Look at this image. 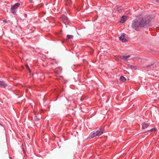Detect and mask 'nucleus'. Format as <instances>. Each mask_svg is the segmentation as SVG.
<instances>
[{
	"mask_svg": "<svg viewBox=\"0 0 159 159\" xmlns=\"http://www.w3.org/2000/svg\"><path fill=\"white\" fill-rule=\"evenodd\" d=\"M152 19L151 16L144 13H141L132 21V27L135 30L138 31L149 24Z\"/></svg>",
	"mask_w": 159,
	"mask_h": 159,
	"instance_id": "1",
	"label": "nucleus"
},
{
	"mask_svg": "<svg viewBox=\"0 0 159 159\" xmlns=\"http://www.w3.org/2000/svg\"><path fill=\"white\" fill-rule=\"evenodd\" d=\"M20 6V3L17 2L11 8V12L13 14L16 12L15 10L17 9Z\"/></svg>",
	"mask_w": 159,
	"mask_h": 159,
	"instance_id": "2",
	"label": "nucleus"
},
{
	"mask_svg": "<svg viewBox=\"0 0 159 159\" xmlns=\"http://www.w3.org/2000/svg\"><path fill=\"white\" fill-rule=\"evenodd\" d=\"M60 20L65 24H68L69 20L68 18L64 15H62L60 18Z\"/></svg>",
	"mask_w": 159,
	"mask_h": 159,
	"instance_id": "3",
	"label": "nucleus"
},
{
	"mask_svg": "<svg viewBox=\"0 0 159 159\" xmlns=\"http://www.w3.org/2000/svg\"><path fill=\"white\" fill-rule=\"evenodd\" d=\"M125 33H122L121 36L119 37V39L123 43H126L127 42L128 40L125 38Z\"/></svg>",
	"mask_w": 159,
	"mask_h": 159,
	"instance_id": "4",
	"label": "nucleus"
},
{
	"mask_svg": "<svg viewBox=\"0 0 159 159\" xmlns=\"http://www.w3.org/2000/svg\"><path fill=\"white\" fill-rule=\"evenodd\" d=\"M104 131L103 129L100 128L99 130H98L94 133L96 136H100L103 133Z\"/></svg>",
	"mask_w": 159,
	"mask_h": 159,
	"instance_id": "5",
	"label": "nucleus"
},
{
	"mask_svg": "<svg viewBox=\"0 0 159 159\" xmlns=\"http://www.w3.org/2000/svg\"><path fill=\"white\" fill-rule=\"evenodd\" d=\"M62 70V68L60 67H59L55 69L54 72L56 74H59Z\"/></svg>",
	"mask_w": 159,
	"mask_h": 159,
	"instance_id": "6",
	"label": "nucleus"
},
{
	"mask_svg": "<svg viewBox=\"0 0 159 159\" xmlns=\"http://www.w3.org/2000/svg\"><path fill=\"white\" fill-rule=\"evenodd\" d=\"M127 17L125 16H123L121 18L119 22L121 23H123L125 22V21L126 20Z\"/></svg>",
	"mask_w": 159,
	"mask_h": 159,
	"instance_id": "7",
	"label": "nucleus"
},
{
	"mask_svg": "<svg viewBox=\"0 0 159 159\" xmlns=\"http://www.w3.org/2000/svg\"><path fill=\"white\" fill-rule=\"evenodd\" d=\"M130 57L129 55L127 56H121L120 58L123 60L124 61H127L128 59Z\"/></svg>",
	"mask_w": 159,
	"mask_h": 159,
	"instance_id": "8",
	"label": "nucleus"
},
{
	"mask_svg": "<svg viewBox=\"0 0 159 159\" xmlns=\"http://www.w3.org/2000/svg\"><path fill=\"white\" fill-rule=\"evenodd\" d=\"M7 86V84L3 81H0V87L5 88Z\"/></svg>",
	"mask_w": 159,
	"mask_h": 159,
	"instance_id": "9",
	"label": "nucleus"
},
{
	"mask_svg": "<svg viewBox=\"0 0 159 159\" xmlns=\"http://www.w3.org/2000/svg\"><path fill=\"white\" fill-rule=\"evenodd\" d=\"M95 136H96L94 132H92L89 135V138L90 139L94 137Z\"/></svg>",
	"mask_w": 159,
	"mask_h": 159,
	"instance_id": "10",
	"label": "nucleus"
},
{
	"mask_svg": "<svg viewBox=\"0 0 159 159\" xmlns=\"http://www.w3.org/2000/svg\"><path fill=\"white\" fill-rule=\"evenodd\" d=\"M66 4L70 6L71 4V0H65Z\"/></svg>",
	"mask_w": 159,
	"mask_h": 159,
	"instance_id": "11",
	"label": "nucleus"
},
{
	"mask_svg": "<svg viewBox=\"0 0 159 159\" xmlns=\"http://www.w3.org/2000/svg\"><path fill=\"white\" fill-rule=\"evenodd\" d=\"M148 125H149L147 123H143V124H142L143 128V129L146 128L148 126Z\"/></svg>",
	"mask_w": 159,
	"mask_h": 159,
	"instance_id": "12",
	"label": "nucleus"
},
{
	"mask_svg": "<svg viewBox=\"0 0 159 159\" xmlns=\"http://www.w3.org/2000/svg\"><path fill=\"white\" fill-rule=\"evenodd\" d=\"M120 80L123 82H125L126 80V79L123 76H121L120 77Z\"/></svg>",
	"mask_w": 159,
	"mask_h": 159,
	"instance_id": "13",
	"label": "nucleus"
},
{
	"mask_svg": "<svg viewBox=\"0 0 159 159\" xmlns=\"http://www.w3.org/2000/svg\"><path fill=\"white\" fill-rule=\"evenodd\" d=\"M67 38L68 39H73V36L72 35H67Z\"/></svg>",
	"mask_w": 159,
	"mask_h": 159,
	"instance_id": "14",
	"label": "nucleus"
},
{
	"mask_svg": "<svg viewBox=\"0 0 159 159\" xmlns=\"http://www.w3.org/2000/svg\"><path fill=\"white\" fill-rule=\"evenodd\" d=\"M25 66L28 69L29 72L30 73L31 72V70H30V68H29V66L28 65H25Z\"/></svg>",
	"mask_w": 159,
	"mask_h": 159,
	"instance_id": "15",
	"label": "nucleus"
},
{
	"mask_svg": "<svg viewBox=\"0 0 159 159\" xmlns=\"http://www.w3.org/2000/svg\"><path fill=\"white\" fill-rule=\"evenodd\" d=\"M34 120L35 121H37L39 120V119L37 117V116H35L34 118Z\"/></svg>",
	"mask_w": 159,
	"mask_h": 159,
	"instance_id": "16",
	"label": "nucleus"
},
{
	"mask_svg": "<svg viewBox=\"0 0 159 159\" xmlns=\"http://www.w3.org/2000/svg\"><path fill=\"white\" fill-rule=\"evenodd\" d=\"M131 68L132 69L135 70L136 69V67L134 66H131Z\"/></svg>",
	"mask_w": 159,
	"mask_h": 159,
	"instance_id": "17",
	"label": "nucleus"
},
{
	"mask_svg": "<svg viewBox=\"0 0 159 159\" xmlns=\"http://www.w3.org/2000/svg\"><path fill=\"white\" fill-rule=\"evenodd\" d=\"M150 130H152L153 131H156V129L155 128H154L151 129Z\"/></svg>",
	"mask_w": 159,
	"mask_h": 159,
	"instance_id": "18",
	"label": "nucleus"
},
{
	"mask_svg": "<svg viewBox=\"0 0 159 159\" xmlns=\"http://www.w3.org/2000/svg\"><path fill=\"white\" fill-rule=\"evenodd\" d=\"M118 11H119V12H120L121 11V9H118Z\"/></svg>",
	"mask_w": 159,
	"mask_h": 159,
	"instance_id": "19",
	"label": "nucleus"
},
{
	"mask_svg": "<svg viewBox=\"0 0 159 159\" xmlns=\"http://www.w3.org/2000/svg\"><path fill=\"white\" fill-rule=\"evenodd\" d=\"M0 125L1 126H3V125H2V124H0Z\"/></svg>",
	"mask_w": 159,
	"mask_h": 159,
	"instance_id": "20",
	"label": "nucleus"
},
{
	"mask_svg": "<svg viewBox=\"0 0 159 159\" xmlns=\"http://www.w3.org/2000/svg\"><path fill=\"white\" fill-rule=\"evenodd\" d=\"M152 66V65H148V66Z\"/></svg>",
	"mask_w": 159,
	"mask_h": 159,
	"instance_id": "21",
	"label": "nucleus"
},
{
	"mask_svg": "<svg viewBox=\"0 0 159 159\" xmlns=\"http://www.w3.org/2000/svg\"><path fill=\"white\" fill-rule=\"evenodd\" d=\"M10 158H11V159H12V158L11 157H10Z\"/></svg>",
	"mask_w": 159,
	"mask_h": 159,
	"instance_id": "22",
	"label": "nucleus"
}]
</instances>
